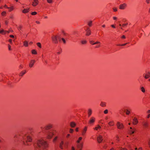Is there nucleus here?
Instances as JSON below:
<instances>
[{"mask_svg": "<svg viewBox=\"0 0 150 150\" xmlns=\"http://www.w3.org/2000/svg\"><path fill=\"white\" fill-rule=\"evenodd\" d=\"M90 42L91 44H92L93 45L99 43L100 42L99 41H96L95 42H94V41H90Z\"/></svg>", "mask_w": 150, "mask_h": 150, "instance_id": "nucleus-25", "label": "nucleus"}, {"mask_svg": "<svg viewBox=\"0 0 150 150\" xmlns=\"http://www.w3.org/2000/svg\"><path fill=\"white\" fill-rule=\"evenodd\" d=\"M32 53L33 54H37V52L36 50H33L32 51Z\"/></svg>", "mask_w": 150, "mask_h": 150, "instance_id": "nucleus-36", "label": "nucleus"}, {"mask_svg": "<svg viewBox=\"0 0 150 150\" xmlns=\"http://www.w3.org/2000/svg\"><path fill=\"white\" fill-rule=\"evenodd\" d=\"M113 20H116L117 19V18L116 16H114L113 17Z\"/></svg>", "mask_w": 150, "mask_h": 150, "instance_id": "nucleus-52", "label": "nucleus"}, {"mask_svg": "<svg viewBox=\"0 0 150 150\" xmlns=\"http://www.w3.org/2000/svg\"><path fill=\"white\" fill-rule=\"evenodd\" d=\"M14 138L21 140L25 145H30V144L28 143V142H31L32 141V139L29 135L28 134H26V132H20L16 134L14 136Z\"/></svg>", "mask_w": 150, "mask_h": 150, "instance_id": "nucleus-1", "label": "nucleus"}, {"mask_svg": "<svg viewBox=\"0 0 150 150\" xmlns=\"http://www.w3.org/2000/svg\"><path fill=\"white\" fill-rule=\"evenodd\" d=\"M13 30L11 28L10 29L6 31V33H12L13 32Z\"/></svg>", "mask_w": 150, "mask_h": 150, "instance_id": "nucleus-31", "label": "nucleus"}, {"mask_svg": "<svg viewBox=\"0 0 150 150\" xmlns=\"http://www.w3.org/2000/svg\"><path fill=\"white\" fill-rule=\"evenodd\" d=\"M108 125L110 126H112L114 125V123L113 121H111L108 123Z\"/></svg>", "mask_w": 150, "mask_h": 150, "instance_id": "nucleus-28", "label": "nucleus"}, {"mask_svg": "<svg viewBox=\"0 0 150 150\" xmlns=\"http://www.w3.org/2000/svg\"><path fill=\"white\" fill-rule=\"evenodd\" d=\"M132 41V40L131 39H129L128 40H125L124 41L126 43L123 44H119L117 45L119 46H125L126 44L129 43L130 42Z\"/></svg>", "mask_w": 150, "mask_h": 150, "instance_id": "nucleus-8", "label": "nucleus"}, {"mask_svg": "<svg viewBox=\"0 0 150 150\" xmlns=\"http://www.w3.org/2000/svg\"><path fill=\"white\" fill-rule=\"evenodd\" d=\"M37 45L39 47H41V44L39 42H38L37 43Z\"/></svg>", "mask_w": 150, "mask_h": 150, "instance_id": "nucleus-48", "label": "nucleus"}, {"mask_svg": "<svg viewBox=\"0 0 150 150\" xmlns=\"http://www.w3.org/2000/svg\"><path fill=\"white\" fill-rule=\"evenodd\" d=\"M147 113H150V110H148L147 112Z\"/></svg>", "mask_w": 150, "mask_h": 150, "instance_id": "nucleus-64", "label": "nucleus"}, {"mask_svg": "<svg viewBox=\"0 0 150 150\" xmlns=\"http://www.w3.org/2000/svg\"><path fill=\"white\" fill-rule=\"evenodd\" d=\"M86 35L88 36L91 34V32L90 29L89 28H88L86 30Z\"/></svg>", "mask_w": 150, "mask_h": 150, "instance_id": "nucleus-19", "label": "nucleus"}, {"mask_svg": "<svg viewBox=\"0 0 150 150\" xmlns=\"http://www.w3.org/2000/svg\"><path fill=\"white\" fill-rule=\"evenodd\" d=\"M117 126L118 128L120 129H122L124 127V126L121 123L119 122H118L117 124Z\"/></svg>", "mask_w": 150, "mask_h": 150, "instance_id": "nucleus-10", "label": "nucleus"}, {"mask_svg": "<svg viewBox=\"0 0 150 150\" xmlns=\"http://www.w3.org/2000/svg\"><path fill=\"white\" fill-rule=\"evenodd\" d=\"M81 42L82 44H85L86 43L87 41L86 40H81Z\"/></svg>", "mask_w": 150, "mask_h": 150, "instance_id": "nucleus-32", "label": "nucleus"}, {"mask_svg": "<svg viewBox=\"0 0 150 150\" xmlns=\"http://www.w3.org/2000/svg\"><path fill=\"white\" fill-rule=\"evenodd\" d=\"M103 140V137L102 136L100 135L97 137V141L98 143L101 142Z\"/></svg>", "mask_w": 150, "mask_h": 150, "instance_id": "nucleus-15", "label": "nucleus"}, {"mask_svg": "<svg viewBox=\"0 0 150 150\" xmlns=\"http://www.w3.org/2000/svg\"><path fill=\"white\" fill-rule=\"evenodd\" d=\"M110 150H115L114 148H112L111 149H110Z\"/></svg>", "mask_w": 150, "mask_h": 150, "instance_id": "nucleus-63", "label": "nucleus"}, {"mask_svg": "<svg viewBox=\"0 0 150 150\" xmlns=\"http://www.w3.org/2000/svg\"><path fill=\"white\" fill-rule=\"evenodd\" d=\"M77 145V148L78 150H81L82 148L83 147V143H78Z\"/></svg>", "mask_w": 150, "mask_h": 150, "instance_id": "nucleus-14", "label": "nucleus"}, {"mask_svg": "<svg viewBox=\"0 0 150 150\" xmlns=\"http://www.w3.org/2000/svg\"><path fill=\"white\" fill-rule=\"evenodd\" d=\"M150 0H146V2L148 4H149L150 3Z\"/></svg>", "mask_w": 150, "mask_h": 150, "instance_id": "nucleus-54", "label": "nucleus"}, {"mask_svg": "<svg viewBox=\"0 0 150 150\" xmlns=\"http://www.w3.org/2000/svg\"><path fill=\"white\" fill-rule=\"evenodd\" d=\"M10 36L11 38H14V36L13 35H10Z\"/></svg>", "mask_w": 150, "mask_h": 150, "instance_id": "nucleus-59", "label": "nucleus"}, {"mask_svg": "<svg viewBox=\"0 0 150 150\" xmlns=\"http://www.w3.org/2000/svg\"><path fill=\"white\" fill-rule=\"evenodd\" d=\"M108 110L107 109H106L104 111V113L105 114H107L108 113Z\"/></svg>", "mask_w": 150, "mask_h": 150, "instance_id": "nucleus-45", "label": "nucleus"}, {"mask_svg": "<svg viewBox=\"0 0 150 150\" xmlns=\"http://www.w3.org/2000/svg\"><path fill=\"white\" fill-rule=\"evenodd\" d=\"M29 8H24L23 11L22 12L23 13H25L29 12Z\"/></svg>", "mask_w": 150, "mask_h": 150, "instance_id": "nucleus-18", "label": "nucleus"}, {"mask_svg": "<svg viewBox=\"0 0 150 150\" xmlns=\"http://www.w3.org/2000/svg\"><path fill=\"white\" fill-rule=\"evenodd\" d=\"M52 0H47V3H52Z\"/></svg>", "mask_w": 150, "mask_h": 150, "instance_id": "nucleus-47", "label": "nucleus"}, {"mask_svg": "<svg viewBox=\"0 0 150 150\" xmlns=\"http://www.w3.org/2000/svg\"><path fill=\"white\" fill-rule=\"evenodd\" d=\"M38 0H33L32 2V5L33 6H36L38 4Z\"/></svg>", "mask_w": 150, "mask_h": 150, "instance_id": "nucleus-11", "label": "nucleus"}, {"mask_svg": "<svg viewBox=\"0 0 150 150\" xmlns=\"http://www.w3.org/2000/svg\"><path fill=\"white\" fill-rule=\"evenodd\" d=\"M95 118L93 117L91 118L89 121V123L90 124H93L95 121Z\"/></svg>", "mask_w": 150, "mask_h": 150, "instance_id": "nucleus-12", "label": "nucleus"}, {"mask_svg": "<svg viewBox=\"0 0 150 150\" xmlns=\"http://www.w3.org/2000/svg\"><path fill=\"white\" fill-rule=\"evenodd\" d=\"M92 113V110L91 109H89L88 110V116L89 117H90Z\"/></svg>", "mask_w": 150, "mask_h": 150, "instance_id": "nucleus-24", "label": "nucleus"}, {"mask_svg": "<svg viewBox=\"0 0 150 150\" xmlns=\"http://www.w3.org/2000/svg\"><path fill=\"white\" fill-rule=\"evenodd\" d=\"M150 117V114H149L148 116H147V118H149V117Z\"/></svg>", "mask_w": 150, "mask_h": 150, "instance_id": "nucleus-62", "label": "nucleus"}, {"mask_svg": "<svg viewBox=\"0 0 150 150\" xmlns=\"http://www.w3.org/2000/svg\"><path fill=\"white\" fill-rule=\"evenodd\" d=\"M135 150H142V149L141 147H140L138 149L137 148H135L134 149Z\"/></svg>", "mask_w": 150, "mask_h": 150, "instance_id": "nucleus-46", "label": "nucleus"}, {"mask_svg": "<svg viewBox=\"0 0 150 150\" xmlns=\"http://www.w3.org/2000/svg\"><path fill=\"white\" fill-rule=\"evenodd\" d=\"M127 23H124V24H123L122 25V27H124L127 26Z\"/></svg>", "mask_w": 150, "mask_h": 150, "instance_id": "nucleus-49", "label": "nucleus"}, {"mask_svg": "<svg viewBox=\"0 0 150 150\" xmlns=\"http://www.w3.org/2000/svg\"><path fill=\"white\" fill-rule=\"evenodd\" d=\"M101 128V127L99 125H97V127H96L95 128H94V129L95 130H100Z\"/></svg>", "mask_w": 150, "mask_h": 150, "instance_id": "nucleus-27", "label": "nucleus"}, {"mask_svg": "<svg viewBox=\"0 0 150 150\" xmlns=\"http://www.w3.org/2000/svg\"><path fill=\"white\" fill-rule=\"evenodd\" d=\"M37 14V13L36 12L34 11L31 13V14L32 15H35Z\"/></svg>", "mask_w": 150, "mask_h": 150, "instance_id": "nucleus-43", "label": "nucleus"}, {"mask_svg": "<svg viewBox=\"0 0 150 150\" xmlns=\"http://www.w3.org/2000/svg\"><path fill=\"white\" fill-rule=\"evenodd\" d=\"M148 144L149 146V147L150 148V139H149Z\"/></svg>", "mask_w": 150, "mask_h": 150, "instance_id": "nucleus-50", "label": "nucleus"}, {"mask_svg": "<svg viewBox=\"0 0 150 150\" xmlns=\"http://www.w3.org/2000/svg\"><path fill=\"white\" fill-rule=\"evenodd\" d=\"M35 61V60H31L29 64V66L30 68H32L33 66Z\"/></svg>", "mask_w": 150, "mask_h": 150, "instance_id": "nucleus-13", "label": "nucleus"}, {"mask_svg": "<svg viewBox=\"0 0 150 150\" xmlns=\"http://www.w3.org/2000/svg\"><path fill=\"white\" fill-rule=\"evenodd\" d=\"M131 145H135L137 144L138 143V139L136 138L131 139Z\"/></svg>", "mask_w": 150, "mask_h": 150, "instance_id": "nucleus-6", "label": "nucleus"}, {"mask_svg": "<svg viewBox=\"0 0 150 150\" xmlns=\"http://www.w3.org/2000/svg\"><path fill=\"white\" fill-rule=\"evenodd\" d=\"M73 132V129H70V132L71 133H72Z\"/></svg>", "mask_w": 150, "mask_h": 150, "instance_id": "nucleus-55", "label": "nucleus"}, {"mask_svg": "<svg viewBox=\"0 0 150 150\" xmlns=\"http://www.w3.org/2000/svg\"><path fill=\"white\" fill-rule=\"evenodd\" d=\"M126 113V115H129L130 113V112L128 110H127Z\"/></svg>", "mask_w": 150, "mask_h": 150, "instance_id": "nucleus-44", "label": "nucleus"}, {"mask_svg": "<svg viewBox=\"0 0 150 150\" xmlns=\"http://www.w3.org/2000/svg\"><path fill=\"white\" fill-rule=\"evenodd\" d=\"M71 150H75V149L74 146H72L71 147Z\"/></svg>", "mask_w": 150, "mask_h": 150, "instance_id": "nucleus-56", "label": "nucleus"}, {"mask_svg": "<svg viewBox=\"0 0 150 150\" xmlns=\"http://www.w3.org/2000/svg\"><path fill=\"white\" fill-rule=\"evenodd\" d=\"M7 8L9 9V11L11 12L13 11L14 9V7L13 6H12L10 7H7Z\"/></svg>", "mask_w": 150, "mask_h": 150, "instance_id": "nucleus-29", "label": "nucleus"}, {"mask_svg": "<svg viewBox=\"0 0 150 150\" xmlns=\"http://www.w3.org/2000/svg\"><path fill=\"white\" fill-rule=\"evenodd\" d=\"M57 139V137H56L53 140V142H55Z\"/></svg>", "mask_w": 150, "mask_h": 150, "instance_id": "nucleus-51", "label": "nucleus"}, {"mask_svg": "<svg viewBox=\"0 0 150 150\" xmlns=\"http://www.w3.org/2000/svg\"><path fill=\"white\" fill-rule=\"evenodd\" d=\"M24 45L25 47H27L28 46V42L27 41L24 42Z\"/></svg>", "mask_w": 150, "mask_h": 150, "instance_id": "nucleus-33", "label": "nucleus"}, {"mask_svg": "<svg viewBox=\"0 0 150 150\" xmlns=\"http://www.w3.org/2000/svg\"><path fill=\"white\" fill-rule=\"evenodd\" d=\"M87 128V127L85 126L84 127L81 129V132L82 136L84 137L86 135Z\"/></svg>", "mask_w": 150, "mask_h": 150, "instance_id": "nucleus-5", "label": "nucleus"}, {"mask_svg": "<svg viewBox=\"0 0 150 150\" xmlns=\"http://www.w3.org/2000/svg\"><path fill=\"white\" fill-rule=\"evenodd\" d=\"M64 144V142L62 141H61V143H60L59 146L60 148L62 149H63V145Z\"/></svg>", "mask_w": 150, "mask_h": 150, "instance_id": "nucleus-22", "label": "nucleus"}, {"mask_svg": "<svg viewBox=\"0 0 150 150\" xmlns=\"http://www.w3.org/2000/svg\"><path fill=\"white\" fill-rule=\"evenodd\" d=\"M138 122V121L137 118L136 117H134L133 119V124L134 125H136L137 124Z\"/></svg>", "mask_w": 150, "mask_h": 150, "instance_id": "nucleus-17", "label": "nucleus"}, {"mask_svg": "<svg viewBox=\"0 0 150 150\" xmlns=\"http://www.w3.org/2000/svg\"><path fill=\"white\" fill-rule=\"evenodd\" d=\"M143 76L144 77V78L146 79H147L150 77V75H148L146 74H143Z\"/></svg>", "mask_w": 150, "mask_h": 150, "instance_id": "nucleus-23", "label": "nucleus"}, {"mask_svg": "<svg viewBox=\"0 0 150 150\" xmlns=\"http://www.w3.org/2000/svg\"><path fill=\"white\" fill-rule=\"evenodd\" d=\"M142 125L144 128H147L149 126V124L148 122L145 120L143 122Z\"/></svg>", "mask_w": 150, "mask_h": 150, "instance_id": "nucleus-9", "label": "nucleus"}, {"mask_svg": "<svg viewBox=\"0 0 150 150\" xmlns=\"http://www.w3.org/2000/svg\"><path fill=\"white\" fill-rule=\"evenodd\" d=\"M8 41L11 43L12 42V40L11 39H9L8 40Z\"/></svg>", "mask_w": 150, "mask_h": 150, "instance_id": "nucleus-61", "label": "nucleus"}, {"mask_svg": "<svg viewBox=\"0 0 150 150\" xmlns=\"http://www.w3.org/2000/svg\"><path fill=\"white\" fill-rule=\"evenodd\" d=\"M92 21H90L88 23V25L89 26H91L92 25Z\"/></svg>", "mask_w": 150, "mask_h": 150, "instance_id": "nucleus-37", "label": "nucleus"}, {"mask_svg": "<svg viewBox=\"0 0 150 150\" xmlns=\"http://www.w3.org/2000/svg\"><path fill=\"white\" fill-rule=\"evenodd\" d=\"M130 129L129 130L130 133L132 135L134 133L135 129L134 128H132L131 127H130Z\"/></svg>", "mask_w": 150, "mask_h": 150, "instance_id": "nucleus-16", "label": "nucleus"}, {"mask_svg": "<svg viewBox=\"0 0 150 150\" xmlns=\"http://www.w3.org/2000/svg\"><path fill=\"white\" fill-rule=\"evenodd\" d=\"M26 72V71H24V72H23V71H22L20 74V76H22L23 75H24Z\"/></svg>", "mask_w": 150, "mask_h": 150, "instance_id": "nucleus-40", "label": "nucleus"}, {"mask_svg": "<svg viewBox=\"0 0 150 150\" xmlns=\"http://www.w3.org/2000/svg\"><path fill=\"white\" fill-rule=\"evenodd\" d=\"M34 146L35 149L39 148L40 150H46V142L43 140H39L34 144Z\"/></svg>", "mask_w": 150, "mask_h": 150, "instance_id": "nucleus-2", "label": "nucleus"}, {"mask_svg": "<svg viewBox=\"0 0 150 150\" xmlns=\"http://www.w3.org/2000/svg\"><path fill=\"white\" fill-rule=\"evenodd\" d=\"M9 18L11 19H13L14 18L13 15V14H11L9 16Z\"/></svg>", "mask_w": 150, "mask_h": 150, "instance_id": "nucleus-41", "label": "nucleus"}, {"mask_svg": "<svg viewBox=\"0 0 150 150\" xmlns=\"http://www.w3.org/2000/svg\"><path fill=\"white\" fill-rule=\"evenodd\" d=\"M106 104L105 102H101L100 104V105L102 107H105L106 106Z\"/></svg>", "mask_w": 150, "mask_h": 150, "instance_id": "nucleus-20", "label": "nucleus"}, {"mask_svg": "<svg viewBox=\"0 0 150 150\" xmlns=\"http://www.w3.org/2000/svg\"><path fill=\"white\" fill-rule=\"evenodd\" d=\"M22 26H19L18 27V29L19 30H21V29L22 28Z\"/></svg>", "mask_w": 150, "mask_h": 150, "instance_id": "nucleus-42", "label": "nucleus"}, {"mask_svg": "<svg viewBox=\"0 0 150 150\" xmlns=\"http://www.w3.org/2000/svg\"><path fill=\"white\" fill-rule=\"evenodd\" d=\"M36 23H37V24H39L40 23V22L39 21H36Z\"/></svg>", "mask_w": 150, "mask_h": 150, "instance_id": "nucleus-60", "label": "nucleus"}, {"mask_svg": "<svg viewBox=\"0 0 150 150\" xmlns=\"http://www.w3.org/2000/svg\"><path fill=\"white\" fill-rule=\"evenodd\" d=\"M111 26L112 28H115V26L114 25H111Z\"/></svg>", "mask_w": 150, "mask_h": 150, "instance_id": "nucleus-57", "label": "nucleus"}, {"mask_svg": "<svg viewBox=\"0 0 150 150\" xmlns=\"http://www.w3.org/2000/svg\"><path fill=\"white\" fill-rule=\"evenodd\" d=\"M8 48L9 50H11V46L9 45H8Z\"/></svg>", "mask_w": 150, "mask_h": 150, "instance_id": "nucleus-53", "label": "nucleus"}, {"mask_svg": "<svg viewBox=\"0 0 150 150\" xmlns=\"http://www.w3.org/2000/svg\"><path fill=\"white\" fill-rule=\"evenodd\" d=\"M82 138L81 137H80L79 138L78 140L77 141V143H80V141L82 140Z\"/></svg>", "mask_w": 150, "mask_h": 150, "instance_id": "nucleus-34", "label": "nucleus"}, {"mask_svg": "<svg viewBox=\"0 0 150 150\" xmlns=\"http://www.w3.org/2000/svg\"><path fill=\"white\" fill-rule=\"evenodd\" d=\"M112 9L114 12H116L117 11V8L116 7H113Z\"/></svg>", "mask_w": 150, "mask_h": 150, "instance_id": "nucleus-39", "label": "nucleus"}, {"mask_svg": "<svg viewBox=\"0 0 150 150\" xmlns=\"http://www.w3.org/2000/svg\"><path fill=\"white\" fill-rule=\"evenodd\" d=\"M0 33L2 35H5L6 33V31L4 30L3 29H1L0 30Z\"/></svg>", "mask_w": 150, "mask_h": 150, "instance_id": "nucleus-21", "label": "nucleus"}, {"mask_svg": "<svg viewBox=\"0 0 150 150\" xmlns=\"http://www.w3.org/2000/svg\"><path fill=\"white\" fill-rule=\"evenodd\" d=\"M125 111V109H122L120 110V112L121 114H122Z\"/></svg>", "mask_w": 150, "mask_h": 150, "instance_id": "nucleus-30", "label": "nucleus"}, {"mask_svg": "<svg viewBox=\"0 0 150 150\" xmlns=\"http://www.w3.org/2000/svg\"><path fill=\"white\" fill-rule=\"evenodd\" d=\"M6 12L5 11H3L1 13V14L3 16H5L6 15Z\"/></svg>", "mask_w": 150, "mask_h": 150, "instance_id": "nucleus-38", "label": "nucleus"}, {"mask_svg": "<svg viewBox=\"0 0 150 150\" xmlns=\"http://www.w3.org/2000/svg\"><path fill=\"white\" fill-rule=\"evenodd\" d=\"M127 7V4L125 3L120 4L119 6V8L120 10H124Z\"/></svg>", "mask_w": 150, "mask_h": 150, "instance_id": "nucleus-7", "label": "nucleus"}, {"mask_svg": "<svg viewBox=\"0 0 150 150\" xmlns=\"http://www.w3.org/2000/svg\"><path fill=\"white\" fill-rule=\"evenodd\" d=\"M52 41L54 43H57L58 41L60 42H63L64 44L66 43V40L64 38H52Z\"/></svg>", "mask_w": 150, "mask_h": 150, "instance_id": "nucleus-4", "label": "nucleus"}, {"mask_svg": "<svg viewBox=\"0 0 150 150\" xmlns=\"http://www.w3.org/2000/svg\"><path fill=\"white\" fill-rule=\"evenodd\" d=\"M52 127V125L51 124H49L47 125V129H51ZM53 135L54 134L52 129H51L48 131L47 130V139L51 138Z\"/></svg>", "mask_w": 150, "mask_h": 150, "instance_id": "nucleus-3", "label": "nucleus"}, {"mask_svg": "<svg viewBox=\"0 0 150 150\" xmlns=\"http://www.w3.org/2000/svg\"><path fill=\"white\" fill-rule=\"evenodd\" d=\"M140 89L142 92L143 93H144L145 92V89L143 87H141L140 88Z\"/></svg>", "mask_w": 150, "mask_h": 150, "instance_id": "nucleus-35", "label": "nucleus"}, {"mask_svg": "<svg viewBox=\"0 0 150 150\" xmlns=\"http://www.w3.org/2000/svg\"><path fill=\"white\" fill-rule=\"evenodd\" d=\"M70 125L71 127H74L76 126V124L74 122H71L70 123Z\"/></svg>", "mask_w": 150, "mask_h": 150, "instance_id": "nucleus-26", "label": "nucleus"}, {"mask_svg": "<svg viewBox=\"0 0 150 150\" xmlns=\"http://www.w3.org/2000/svg\"><path fill=\"white\" fill-rule=\"evenodd\" d=\"M146 74H148L149 75H150V71H148L147 72Z\"/></svg>", "mask_w": 150, "mask_h": 150, "instance_id": "nucleus-58", "label": "nucleus"}]
</instances>
